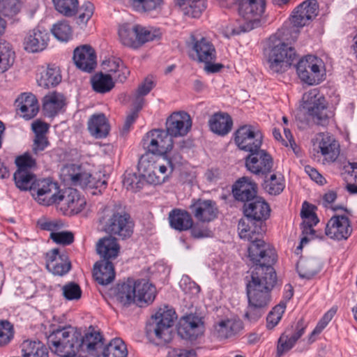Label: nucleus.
<instances>
[{"label": "nucleus", "instance_id": "59", "mask_svg": "<svg viewBox=\"0 0 357 357\" xmlns=\"http://www.w3.org/2000/svg\"><path fill=\"white\" fill-rule=\"evenodd\" d=\"M62 291L64 298L69 301L78 300L82 296L80 287L73 282H68L63 286Z\"/></svg>", "mask_w": 357, "mask_h": 357}, {"label": "nucleus", "instance_id": "6", "mask_svg": "<svg viewBox=\"0 0 357 357\" xmlns=\"http://www.w3.org/2000/svg\"><path fill=\"white\" fill-rule=\"evenodd\" d=\"M302 108L315 123L324 125L327 121L328 114L326 100L317 89L303 95Z\"/></svg>", "mask_w": 357, "mask_h": 357}, {"label": "nucleus", "instance_id": "15", "mask_svg": "<svg viewBox=\"0 0 357 357\" xmlns=\"http://www.w3.org/2000/svg\"><path fill=\"white\" fill-rule=\"evenodd\" d=\"M273 165L272 157L265 150L260 149L245 158L247 169L256 175H266L271 172Z\"/></svg>", "mask_w": 357, "mask_h": 357}, {"label": "nucleus", "instance_id": "26", "mask_svg": "<svg viewBox=\"0 0 357 357\" xmlns=\"http://www.w3.org/2000/svg\"><path fill=\"white\" fill-rule=\"evenodd\" d=\"M137 296V305L142 307L151 303L156 295V289L153 284L145 279L134 281Z\"/></svg>", "mask_w": 357, "mask_h": 357}, {"label": "nucleus", "instance_id": "51", "mask_svg": "<svg viewBox=\"0 0 357 357\" xmlns=\"http://www.w3.org/2000/svg\"><path fill=\"white\" fill-rule=\"evenodd\" d=\"M53 36L61 41L68 40L72 36V29L66 20L54 24L51 29Z\"/></svg>", "mask_w": 357, "mask_h": 357}, {"label": "nucleus", "instance_id": "58", "mask_svg": "<svg viewBox=\"0 0 357 357\" xmlns=\"http://www.w3.org/2000/svg\"><path fill=\"white\" fill-rule=\"evenodd\" d=\"M289 332V329H287L278 339L276 357H281L295 345L296 343L293 342L292 339L290 337Z\"/></svg>", "mask_w": 357, "mask_h": 357}, {"label": "nucleus", "instance_id": "35", "mask_svg": "<svg viewBox=\"0 0 357 357\" xmlns=\"http://www.w3.org/2000/svg\"><path fill=\"white\" fill-rule=\"evenodd\" d=\"M22 352L24 357L49 356L47 348L40 341H24L22 344Z\"/></svg>", "mask_w": 357, "mask_h": 357}, {"label": "nucleus", "instance_id": "7", "mask_svg": "<svg viewBox=\"0 0 357 357\" xmlns=\"http://www.w3.org/2000/svg\"><path fill=\"white\" fill-rule=\"evenodd\" d=\"M295 67L301 81L309 85L318 84L323 79L324 63L315 56L307 55L302 58Z\"/></svg>", "mask_w": 357, "mask_h": 357}, {"label": "nucleus", "instance_id": "29", "mask_svg": "<svg viewBox=\"0 0 357 357\" xmlns=\"http://www.w3.org/2000/svg\"><path fill=\"white\" fill-rule=\"evenodd\" d=\"M93 277L101 285L111 283L115 278L114 266L112 261L100 260L94 264Z\"/></svg>", "mask_w": 357, "mask_h": 357}, {"label": "nucleus", "instance_id": "48", "mask_svg": "<svg viewBox=\"0 0 357 357\" xmlns=\"http://www.w3.org/2000/svg\"><path fill=\"white\" fill-rule=\"evenodd\" d=\"M128 3L135 10L145 13L160 8L162 0H128Z\"/></svg>", "mask_w": 357, "mask_h": 357}, {"label": "nucleus", "instance_id": "13", "mask_svg": "<svg viewBox=\"0 0 357 357\" xmlns=\"http://www.w3.org/2000/svg\"><path fill=\"white\" fill-rule=\"evenodd\" d=\"M186 44L188 47L195 53L198 61L209 63L215 59L216 51L214 45L201 35L192 33Z\"/></svg>", "mask_w": 357, "mask_h": 357}, {"label": "nucleus", "instance_id": "34", "mask_svg": "<svg viewBox=\"0 0 357 357\" xmlns=\"http://www.w3.org/2000/svg\"><path fill=\"white\" fill-rule=\"evenodd\" d=\"M64 105L63 96L59 93H52L43 98V108L47 115H56Z\"/></svg>", "mask_w": 357, "mask_h": 357}, {"label": "nucleus", "instance_id": "56", "mask_svg": "<svg viewBox=\"0 0 357 357\" xmlns=\"http://www.w3.org/2000/svg\"><path fill=\"white\" fill-rule=\"evenodd\" d=\"M335 315V310L331 308L328 310L323 317L319 321L314 329L312 331L308 337V342L312 343L316 340V336L319 335L322 331L326 327L328 324L331 321Z\"/></svg>", "mask_w": 357, "mask_h": 357}, {"label": "nucleus", "instance_id": "61", "mask_svg": "<svg viewBox=\"0 0 357 357\" xmlns=\"http://www.w3.org/2000/svg\"><path fill=\"white\" fill-rule=\"evenodd\" d=\"M137 167L142 176H144V174L150 172L153 169H156L157 164L154 161L153 156L149 157V154H146L139 158Z\"/></svg>", "mask_w": 357, "mask_h": 357}, {"label": "nucleus", "instance_id": "52", "mask_svg": "<svg viewBox=\"0 0 357 357\" xmlns=\"http://www.w3.org/2000/svg\"><path fill=\"white\" fill-rule=\"evenodd\" d=\"M257 223L248 222L246 218L241 219L238 225V234L241 238L247 239L248 241H252L255 238V234L259 235L261 233L255 231V226Z\"/></svg>", "mask_w": 357, "mask_h": 357}, {"label": "nucleus", "instance_id": "55", "mask_svg": "<svg viewBox=\"0 0 357 357\" xmlns=\"http://www.w3.org/2000/svg\"><path fill=\"white\" fill-rule=\"evenodd\" d=\"M13 325L7 320L0 321V347L8 344L14 337Z\"/></svg>", "mask_w": 357, "mask_h": 357}, {"label": "nucleus", "instance_id": "18", "mask_svg": "<svg viewBox=\"0 0 357 357\" xmlns=\"http://www.w3.org/2000/svg\"><path fill=\"white\" fill-rule=\"evenodd\" d=\"M46 268L55 275L62 276L69 272L71 264L68 255L61 252L59 248H54L46 253Z\"/></svg>", "mask_w": 357, "mask_h": 357}, {"label": "nucleus", "instance_id": "36", "mask_svg": "<svg viewBox=\"0 0 357 357\" xmlns=\"http://www.w3.org/2000/svg\"><path fill=\"white\" fill-rule=\"evenodd\" d=\"M92 89L99 93H106L114 87L111 75L102 73H96L91 79Z\"/></svg>", "mask_w": 357, "mask_h": 357}, {"label": "nucleus", "instance_id": "33", "mask_svg": "<svg viewBox=\"0 0 357 357\" xmlns=\"http://www.w3.org/2000/svg\"><path fill=\"white\" fill-rule=\"evenodd\" d=\"M343 210L346 214H336V240L347 239L352 232L349 215L351 212L342 206H336V211Z\"/></svg>", "mask_w": 357, "mask_h": 357}, {"label": "nucleus", "instance_id": "31", "mask_svg": "<svg viewBox=\"0 0 357 357\" xmlns=\"http://www.w3.org/2000/svg\"><path fill=\"white\" fill-rule=\"evenodd\" d=\"M116 297L118 302L123 307H128L135 303L137 304L134 280H128L126 282L119 284L116 287Z\"/></svg>", "mask_w": 357, "mask_h": 357}, {"label": "nucleus", "instance_id": "14", "mask_svg": "<svg viewBox=\"0 0 357 357\" xmlns=\"http://www.w3.org/2000/svg\"><path fill=\"white\" fill-rule=\"evenodd\" d=\"M191 215L201 223H208L218 218L219 210L212 199H193L189 206Z\"/></svg>", "mask_w": 357, "mask_h": 357}, {"label": "nucleus", "instance_id": "28", "mask_svg": "<svg viewBox=\"0 0 357 357\" xmlns=\"http://www.w3.org/2000/svg\"><path fill=\"white\" fill-rule=\"evenodd\" d=\"M170 227L178 231H187L192 226V215L180 208H174L169 213Z\"/></svg>", "mask_w": 357, "mask_h": 357}, {"label": "nucleus", "instance_id": "9", "mask_svg": "<svg viewBox=\"0 0 357 357\" xmlns=\"http://www.w3.org/2000/svg\"><path fill=\"white\" fill-rule=\"evenodd\" d=\"M243 213L248 222L257 223L255 231L262 233L264 231V222L269 218L271 208L268 204L257 197L248 204H244Z\"/></svg>", "mask_w": 357, "mask_h": 357}, {"label": "nucleus", "instance_id": "19", "mask_svg": "<svg viewBox=\"0 0 357 357\" xmlns=\"http://www.w3.org/2000/svg\"><path fill=\"white\" fill-rule=\"evenodd\" d=\"M75 66L84 72L91 73L96 66V55L93 49L89 45L77 47L73 52Z\"/></svg>", "mask_w": 357, "mask_h": 357}, {"label": "nucleus", "instance_id": "2", "mask_svg": "<svg viewBox=\"0 0 357 357\" xmlns=\"http://www.w3.org/2000/svg\"><path fill=\"white\" fill-rule=\"evenodd\" d=\"M267 271L264 273L261 268L252 271L251 280L246 284L248 307L245 317L250 321H257L271 301L277 275L274 268H268Z\"/></svg>", "mask_w": 357, "mask_h": 357}, {"label": "nucleus", "instance_id": "46", "mask_svg": "<svg viewBox=\"0 0 357 357\" xmlns=\"http://www.w3.org/2000/svg\"><path fill=\"white\" fill-rule=\"evenodd\" d=\"M55 9L66 17L74 16L78 9V0H52Z\"/></svg>", "mask_w": 357, "mask_h": 357}, {"label": "nucleus", "instance_id": "49", "mask_svg": "<svg viewBox=\"0 0 357 357\" xmlns=\"http://www.w3.org/2000/svg\"><path fill=\"white\" fill-rule=\"evenodd\" d=\"M20 10L18 0H0V17L13 19Z\"/></svg>", "mask_w": 357, "mask_h": 357}, {"label": "nucleus", "instance_id": "54", "mask_svg": "<svg viewBox=\"0 0 357 357\" xmlns=\"http://www.w3.org/2000/svg\"><path fill=\"white\" fill-rule=\"evenodd\" d=\"M286 308V303L280 302L275 306L266 317V326L268 329L273 328L280 321Z\"/></svg>", "mask_w": 357, "mask_h": 357}, {"label": "nucleus", "instance_id": "32", "mask_svg": "<svg viewBox=\"0 0 357 357\" xmlns=\"http://www.w3.org/2000/svg\"><path fill=\"white\" fill-rule=\"evenodd\" d=\"M168 329L162 326L152 317L146 326V335L151 342H155L156 344L167 342L169 340Z\"/></svg>", "mask_w": 357, "mask_h": 357}, {"label": "nucleus", "instance_id": "38", "mask_svg": "<svg viewBox=\"0 0 357 357\" xmlns=\"http://www.w3.org/2000/svg\"><path fill=\"white\" fill-rule=\"evenodd\" d=\"M15 52L11 45L6 41H0V73H3L13 66Z\"/></svg>", "mask_w": 357, "mask_h": 357}, {"label": "nucleus", "instance_id": "37", "mask_svg": "<svg viewBox=\"0 0 357 357\" xmlns=\"http://www.w3.org/2000/svg\"><path fill=\"white\" fill-rule=\"evenodd\" d=\"M178 4L184 14L192 17H199L206 8V0H178Z\"/></svg>", "mask_w": 357, "mask_h": 357}, {"label": "nucleus", "instance_id": "12", "mask_svg": "<svg viewBox=\"0 0 357 357\" xmlns=\"http://www.w3.org/2000/svg\"><path fill=\"white\" fill-rule=\"evenodd\" d=\"M143 144L149 153L162 156L172 149L173 140L167 130L154 129L144 137Z\"/></svg>", "mask_w": 357, "mask_h": 357}, {"label": "nucleus", "instance_id": "22", "mask_svg": "<svg viewBox=\"0 0 357 357\" xmlns=\"http://www.w3.org/2000/svg\"><path fill=\"white\" fill-rule=\"evenodd\" d=\"M238 13L248 22L258 21L265 10V0H239Z\"/></svg>", "mask_w": 357, "mask_h": 357}, {"label": "nucleus", "instance_id": "20", "mask_svg": "<svg viewBox=\"0 0 357 357\" xmlns=\"http://www.w3.org/2000/svg\"><path fill=\"white\" fill-rule=\"evenodd\" d=\"M50 40V35L47 30L37 27L30 31L24 39V47L26 52L31 53L44 50Z\"/></svg>", "mask_w": 357, "mask_h": 357}, {"label": "nucleus", "instance_id": "43", "mask_svg": "<svg viewBox=\"0 0 357 357\" xmlns=\"http://www.w3.org/2000/svg\"><path fill=\"white\" fill-rule=\"evenodd\" d=\"M119 36L123 45L136 49V25H121L119 28Z\"/></svg>", "mask_w": 357, "mask_h": 357}, {"label": "nucleus", "instance_id": "53", "mask_svg": "<svg viewBox=\"0 0 357 357\" xmlns=\"http://www.w3.org/2000/svg\"><path fill=\"white\" fill-rule=\"evenodd\" d=\"M340 176L347 183L357 182V162H345L339 167Z\"/></svg>", "mask_w": 357, "mask_h": 357}, {"label": "nucleus", "instance_id": "40", "mask_svg": "<svg viewBox=\"0 0 357 357\" xmlns=\"http://www.w3.org/2000/svg\"><path fill=\"white\" fill-rule=\"evenodd\" d=\"M103 357H127L128 351L123 341L120 338H114L105 347Z\"/></svg>", "mask_w": 357, "mask_h": 357}, {"label": "nucleus", "instance_id": "23", "mask_svg": "<svg viewBox=\"0 0 357 357\" xmlns=\"http://www.w3.org/2000/svg\"><path fill=\"white\" fill-rule=\"evenodd\" d=\"M15 107L24 119L29 120L35 117L39 111L36 96L31 93H23L15 100Z\"/></svg>", "mask_w": 357, "mask_h": 357}, {"label": "nucleus", "instance_id": "4", "mask_svg": "<svg viewBox=\"0 0 357 357\" xmlns=\"http://www.w3.org/2000/svg\"><path fill=\"white\" fill-rule=\"evenodd\" d=\"M67 333L68 337L64 340L59 338L60 342H68L69 344L73 345L74 352L77 354L79 351L87 352L94 354L98 349L101 348L103 345V338L99 332L93 331L86 333L84 336L77 333L71 326L58 327L53 329L50 335L57 336L58 333L61 335L62 333Z\"/></svg>", "mask_w": 357, "mask_h": 357}, {"label": "nucleus", "instance_id": "62", "mask_svg": "<svg viewBox=\"0 0 357 357\" xmlns=\"http://www.w3.org/2000/svg\"><path fill=\"white\" fill-rule=\"evenodd\" d=\"M15 164L17 167V171L30 172V169L36 166V160L29 153H26L16 158Z\"/></svg>", "mask_w": 357, "mask_h": 357}, {"label": "nucleus", "instance_id": "60", "mask_svg": "<svg viewBox=\"0 0 357 357\" xmlns=\"http://www.w3.org/2000/svg\"><path fill=\"white\" fill-rule=\"evenodd\" d=\"M179 286L185 294L195 296L200 291V287L188 275H183Z\"/></svg>", "mask_w": 357, "mask_h": 357}, {"label": "nucleus", "instance_id": "57", "mask_svg": "<svg viewBox=\"0 0 357 357\" xmlns=\"http://www.w3.org/2000/svg\"><path fill=\"white\" fill-rule=\"evenodd\" d=\"M144 181L142 174L137 175L136 174L128 173L125 175L123 180V186L127 190H130L133 192H137L143 188Z\"/></svg>", "mask_w": 357, "mask_h": 357}, {"label": "nucleus", "instance_id": "11", "mask_svg": "<svg viewBox=\"0 0 357 357\" xmlns=\"http://www.w3.org/2000/svg\"><path fill=\"white\" fill-rule=\"evenodd\" d=\"M59 192L58 183L50 178H44L35 183L31 194L40 204L50 206L61 202L62 197L59 196Z\"/></svg>", "mask_w": 357, "mask_h": 357}, {"label": "nucleus", "instance_id": "17", "mask_svg": "<svg viewBox=\"0 0 357 357\" xmlns=\"http://www.w3.org/2000/svg\"><path fill=\"white\" fill-rule=\"evenodd\" d=\"M191 126L190 116L184 111L173 112L166 121V130L172 137L187 135Z\"/></svg>", "mask_w": 357, "mask_h": 357}, {"label": "nucleus", "instance_id": "27", "mask_svg": "<svg viewBox=\"0 0 357 357\" xmlns=\"http://www.w3.org/2000/svg\"><path fill=\"white\" fill-rule=\"evenodd\" d=\"M87 127L91 135L96 139L106 137L110 130L108 120L102 113L93 114L88 120Z\"/></svg>", "mask_w": 357, "mask_h": 357}, {"label": "nucleus", "instance_id": "39", "mask_svg": "<svg viewBox=\"0 0 357 357\" xmlns=\"http://www.w3.org/2000/svg\"><path fill=\"white\" fill-rule=\"evenodd\" d=\"M13 179L16 187L20 190H29L31 192L33 190V185L38 181L33 173L24 171H16L13 175Z\"/></svg>", "mask_w": 357, "mask_h": 357}, {"label": "nucleus", "instance_id": "64", "mask_svg": "<svg viewBox=\"0 0 357 357\" xmlns=\"http://www.w3.org/2000/svg\"><path fill=\"white\" fill-rule=\"evenodd\" d=\"M50 238L57 244L68 245L74 241V235L70 231L51 232Z\"/></svg>", "mask_w": 357, "mask_h": 357}, {"label": "nucleus", "instance_id": "10", "mask_svg": "<svg viewBox=\"0 0 357 357\" xmlns=\"http://www.w3.org/2000/svg\"><path fill=\"white\" fill-rule=\"evenodd\" d=\"M262 135L250 125H244L238 128L234 133V142L243 151L252 154L259 151L262 144Z\"/></svg>", "mask_w": 357, "mask_h": 357}, {"label": "nucleus", "instance_id": "1", "mask_svg": "<svg viewBox=\"0 0 357 357\" xmlns=\"http://www.w3.org/2000/svg\"><path fill=\"white\" fill-rule=\"evenodd\" d=\"M318 14V4L316 0H308L299 4L291 15L294 27H282L275 34L271 36L264 47L266 65L271 73H282L287 70L297 59L295 50L286 42L288 35L291 36V40L295 41L299 31L312 20Z\"/></svg>", "mask_w": 357, "mask_h": 357}, {"label": "nucleus", "instance_id": "25", "mask_svg": "<svg viewBox=\"0 0 357 357\" xmlns=\"http://www.w3.org/2000/svg\"><path fill=\"white\" fill-rule=\"evenodd\" d=\"M66 337H68V333L66 332L62 333L61 335L58 333L57 337L50 335L47 337V343L52 352L61 357H86L81 354L77 356V354L74 352L73 344L60 342L59 338L64 340Z\"/></svg>", "mask_w": 357, "mask_h": 357}, {"label": "nucleus", "instance_id": "21", "mask_svg": "<svg viewBox=\"0 0 357 357\" xmlns=\"http://www.w3.org/2000/svg\"><path fill=\"white\" fill-rule=\"evenodd\" d=\"M257 185L248 177L238 179L232 186L234 198L239 202L248 204L257 198Z\"/></svg>", "mask_w": 357, "mask_h": 357}, {"label": "nucleus", "instance_id": "41", "mask_svg": "<svg viewBox=\"0 0 357 357\" xmlns=\"http://www.w3.org/2000/svg\"><path fill=\"white\" fill-rule=\"evenodd\" d=\"M61 80L59 71L56 68H47L40 73V77L38 79V85L44 88L55 86Z\"/></svg>", "mask_w": 357, "mask_h": 357}, {"label": "nucleus", "instance_id": "8", "mask_svg": "<svg viewBox=\"0 0 357 357\" xmlns=\"http://www.w3.org/2000/svg\"><path fill=\"white\" fill-rule=\"evenodd\" d=\"M61 175L64 181H70L73 185L83 188H100L99 192L105 189L107 185L106 181H95L90 174L82 172L80 166L75 164L64 166L61 169Z\"/></svg>", "mask_w": 357, "mask_h": 357}, {"label": "nucleus", "instance_id": "16", "mask_svg": "<svg viewBox=\"0 0 357 357\" xmlns=\"http://www.w3.org/2000/svg\"><path fill=\"white\" fill-rule=\"evenodd\" d=\"M204 326L202 319L190 314L183 317L179 321L177 329L181 338L195 340L204 333Z\"/></svg>", "mask_w": 357, "mask_h": 357}, {"label": "nucleus", "instance_id": "24", "mask_svg": "<svg viewBox=\"0 0 357 357\" xmlns=\"http://www.w3.org/2000/svg\"><path fill=\"white\" fill-rule=\"evenodd\" d=\"M96 250L100 260L112 261L118 257L120 251L117 238L109 235L100 238L96 244Z\"/></svg>", "mask_w": 357, "mask_h": 357}, {"label": "nucleus", "instance_id": "30", "mask_svg": "<svg viewBox=\"0 0 357 357\" xmlns=\"http://www.w3.org/2000/svg\"><path fill=\"white\" fill-rule=\"evenodd\" d=\"M211 130L220 136L227 135L231 130L233 121L227 113H215L209 119Z\"/></svg>", "mask_w": 357, "mask_h": 357}, {"label": "nucleus", "instance_id": "3", "mask_svg": "<svg viewBox=\"0 0 357 357\" xmlns=\"http://www.w3.org/2000/svg\"><path fill=\"white\" fill-rule=\"evenodd\" d=\"M100 221L103 225L104 231L115 238L126 240L133 234L134 221L126 207L121 204L107 208Z\"/></svg>", "mask_w": 357, "mask_h": 357}, {"label": "nucleus", "instance_id": "5", "mask_svg": "<svg viewBox=\"0 0 357 357\" xmlns=\"http://www.w3.org/2000/svg\"><path fill=\"white\" fill-rule=\"evenodd\" d=\"M248 257L255 266L252 271H258V269L261 268L264 273L268 272V268H274L273 265L277 260L275 250L258 237H255L250 241L248 247Z\"/></svg>", "mask_w": 357, "mask_h": 357}, {"label": "nucleus", "instance_id": "63", "mask_svg": "<svg viewBox=\"0 0 357 357\" xmlns=\"http://www.w3.org/2000/svg\"><path fill=\"white\" fill-rule=\"evenodd\" d=\"M319 147L321 150V154L324 156L332 153V155L330 156V161H335V158H333V152L335 150V138L330 136H326L323 137L319 142Z\"/></svg>", "mask_w": 357, "mask_h": 357}, {"label": "nucleus", "instance_id": "42", "mask_svg": "<svg viewBox=\"0 0 357 357\" xmlns=\"http://www.w3.org/2000/svg\"><path fill=\"white\" fill-rule=\"evenodd\" d=\"M160 32L153 28H146L141 25H136V49L144 43L159 38Z\"/></svg>", "mask_w": 357, "mask_h": 357}, {"label": "nucleus", "instance_id": "47", "mask_svg": "<svg viewBox=\"0 0 357 357\" xmlns=\"http://www.w3.org/2000/svg\"><path fill=\"white\" fill-rule=\"evenodd\" d=\"M263 187L270 195H279L284 188L283 177L281 175L273 174L270 178L264 180Z\"/></svg>", "mask_w": 357, "mask_h": 357}, {"label": "nucleus", "instance_id": "50", "mask_svg": "<svg viewBox=\"0 0 357 357\" xmlns=\"http://www.w3.org/2000/svg\"><path fill=\"white\" fill-rule=\"evenodd\" d=\"M297 272L301 278L311 279L317 273L316 263L310 259H300L296 265Z\"/></svg>", "mask_w": 357, "mask_h": 357}, {"label": "nucleus", "instance_id": "45", "mask_svg": "<svg viewBox=\"0 0 357 357\" xmlns=\"http://www.w3.org/2000/svg\"><path fill=\"white\" fill-rule=\"evenodd\" d=\"M151 317L169 330L173 326L176 316L173 309L165 306L162 308H160L155 315H153Z\"/></svg>", "mask_w": 357, "mask_h": 357}, {"label": "nucleus", "instance_id": "44", "mask_svg": "<svg viewBox=\"0 0 357 357\" xmlns=\"http://www.w3.org/2000/svg\"><path fill=\"white\" fill-rule=\"evenodd\" d=\"M65 193L68 194L66 195L61 194V192H59V196L62 197L61 202H63L64 204L72 211H79V206L85 204V202L79 197L77 190L75 189H69Z\"/></svg>", "mask_w": 357, "mask_h": 357}]
</instances>
